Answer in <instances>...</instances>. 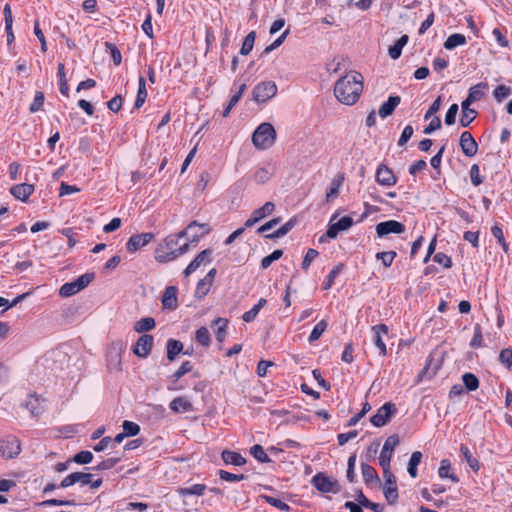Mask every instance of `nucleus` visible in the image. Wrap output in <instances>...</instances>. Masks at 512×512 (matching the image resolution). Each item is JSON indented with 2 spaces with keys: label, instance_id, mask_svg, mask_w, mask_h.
<instances>
[{
  "label": "nucleus",
  "instance_id": "nucleus-43",
  "mask_svg": "<svg viewBox=\"0 0 512 512\" xmlns=\"http://www.w3.org/2000/svg\"><path fill=\"white\" fill-rule=\"evenodd\" d=\"M327 326H328V323L326 322V320H321L319 323H317L315 325V327L313 328V330L308 338V341L310 343L317 341L322 336V334L325 332Z\"/></svg>",
  "mask_w": 512,
  "mask_h": 512
},
{
  "label": "nucleus",
  "instance_id": "nucleus-48",
  "mask_svg": "<svg viewBox=\"0 0 512 512\" xmlns=\"http://www.w3.org/2000/svg\"><path fill=\"white\" fill-rule=\"evenodd\" d=\"M58 76H59V84H60V92L64 96H69V87L66 80L65 72H64V64H58Z\"/></svg>",
  "mask_w": 512,
  "mask_h": 512
},
{
  "label": "nucleus",
  "instance_id": "nucleus-53",
  "mask_svg": "<svg viewBox=\"0 0 512 512\" xmlns=\"http://www.w3.org/2000/svg\"><path fill=\"white\" fill-rule=\"evenodd\" d=\"M212 286L211 282H208L205 279H200L197 283L196 290H195V297L197 298H203L208 294L210 291V288Z\"/></svg>",
  "mask_w": 512,
  "mask_h": 512
},
{
  "label": "nucleus",
  "instance_id": "nucleus-42",
  "mask_svg": "<svg viewBox=\"0 0 512 512\" xmlns=\"http://www.w3.org/2000/svg\"><path fill=\"white\" fill-rule=\"evenodd\" d=\"M205 490H206V486L204 484H194L191 487L180 488L178 490V492L182 496H187V495L201 496L204 494Z\"/></svg>",
  "mask_w": 512,
  "mask_h": 512
},
{
  "label": "nucleus",
  "instance_id": "nucleus-25",
  "mask_svg": "<svg viewBox=\"0 0 512 512\" xmlns=\"http://www.w3.org/2000/svg\"><path fill=\"white\" fill-rule=\"evenodd\" d=\"M227 325L228 319L226 318L219 317L212 321V327L215 329V338L220 343H222L226 337Z\"/></svg>",
  "mask_w": 512,
  "mask_h": 512
},
{
  "label": "nucleus",
  "instance_id": "nucleus-38",
  "mask_svg": "<svg viewBox=\"0 0 512 512\" xmlns=\"http://www.w3.org/2000/svg\"><path fill=\"white\" fill-rule=\"evenodd\" d=\"M344 180V176L343 175H339L337 179H334L327 192H326V200L329 202L331 201L333 198L337 197L338 194H339V189H340V186L342 184Z\"/></svg>",
  "mask_w": 512,
  "mask_h": 512
},
{
  "label": "nucleus",
  "instance_id": "nucleus-14",
  "mask_svg": "<svg viewBox=\"0 0 512 512\" xmlns=\"http://www.w3.org/2000/svg\"><path fill=\"white\" fill-rule=\"evenodd\" d=\"M404 231L405 226L396 220H388L376 225V233L379 237L386 236L390 233L401 234Z\"/></svg>",
  "mask_w": 512,
  "mask_h": 512
},
{
  "label": "nucleus",
  "instance_id": "nucleus-10",
  "mask_svg": "<svg viewBox=\"0 0 512 512\" xmlns=\"http://www.w3.org/2000/svg\"><path fill=\"white\" fill-rule=\"evenodd\" d=\"M154 338L150 334L141 335L133 347V353L140 358H147L153 347Z\"/></svg>",
  "mask_w": 512,
  "mask_h": 512
},
{
  "label": "nucleus",
  "instance_id": "nucleus-62",
  "mask_svg": "<svg viewBox=\"0 0 512 512\" xmlns=\"http://www.w3.org/2000/svg\"><path fill=\"white\" fill-rule=\"evenodd\" d=\"M477 116V111L474 109L462 111L460 124L463 127L469 126Z\"/></svg>",
  "mask_w": 512,
  "mask_h": 512
},
{
  "label": "nucleus",
  "instance_id": "nucleus-27",
  "mask_svg": "<svg viewBox=\"0 0 512 512\" xmlns=\"http://www.w3.org/2000/svg\"><path fill=\"white\" fill-rule=\"evenodd\" d=\"M167 359L169 361H174L176 356L183 352V344L179 340L169 339L167 341Z\"/></svg>",
  "mask_w": 512,
  "mask_h": 512
},
{
  "label": "nucleus",
  "instance_id": "nucleus-26",
  "mask_svg": "<svg viewBox=\"0 0 512 512\" xmlns=\"http://www.w3.org/2000/svg\"><path fill=\"white\" fill-rule=\"evenodd\" d=\"M196 228L202 229V234H208L211 230L209 224L207 223H198L197 221H192L191 223L188 224L186 229L174 235L177 236L179 239L186 236L189 238V233H191L192 230Z\"/></svg>",
  "mask_w": 512,
  "mask_h": 512
},
{
  "label": "nucleus",
  "instance_id": "nucleus-44",
  "mask_svg": "<svg viewBox=\"0 0 512 512\" xmlns=\"http://www.w3.org/2000/svg\"><path fill=\"white\" fill-rule=\"evenodd\" d=\"M462 380L468 391H475L479 387V380L473 373H465Z\"/></svg>",
  "mask_w": 512,
  "mask_h": 512
},
{
  "label": "nucleus",
  "instance_id": "nucleus-52",
  "mask_svg": "<svg viewBox=\"0 0 512 512\" xmlns=\"http://www.w3.org/2000/svg\"><path fill=\"white\" fill-rule=\"evenodd\" d=\"M344 265L342 263L336 265L328 274L326 282L324 283L323 289L328 290L332 287L335 278L339 275V273L343 270Z\"/></svg>",
  "mask_w": 512,
  "mask_h": 512
},
{
  "label": "nucleus",
  "instance_id": "nucleus-60",
  "mask_svg": "<svg viewBox=\"0 0 512 512\" xmlns=\"http://www.w3.org/2000/svg\"><path fill=\"white\" fill-rule=\"evenodd\" d=\"M370 409H371L370 404L368 402H365L363 404L361 411L349 419L347 426H349V427L355 426L360 421V419L363 418L366 415V413L370 411Z\"/></svg>",
  "mask_w": 512,
  "mask_h": 512
},
{
  "label": "nucleus",
  "instance_id": "nucleus-59",
  "mask_svg": "<svg viewBox=\"0 0 512 512\" xmlns=\"http://www.w3.org/2000/svg\"><path fill=\"white\" fill-rule=\"evenodd\" d=\"M262 498L267 503H269L270 505L278 508L281 511H289L290 510L289 505L287 503L283 502L282 500L278 499V498H275V497H272V496H267V495H263Z\"/></svg>",
  "mask_w": 512,
  "mask_h": 512
},
{
  "label": "nucleus",
  "instance_id": "nucleus-34",
  "mask_svg": "<svg viewBox=\"0 0 512 512\" xmlns=\"http://www.w3.org/2000/svg\"><path fill=\"white\" fill-rule=\"evenodd\" d=\"M488 88V83L486 82H480L474 86H472L470 89H469V93H468V97L473 101V102H476V101H480L485 93H484V89H487Z\"/></svg>",
  "mask_w": 512,
  "mask_h": 512
},
{
  "label": "nucleus",
  "instance_id": "nucleus-30",
  "mask_svg": "<svg viewBox=\"0 0 512 512\" xmlns=\"http://www.w3.org/2000/svg\"><path fill=\"white\" fill-rule=\"evenodd\" d=\"M451 463L448 459H443L440 463L438 474L441 478H448L454 483L459 482V478L456 474L450 473Z\"/></svg>",
  "mask_w": 512,
  "mask_h": 512
},
{
  "label": "nucleus",
  "instance_id": "nucleus-12",
  "mask_svg": "<svg viewBox=\"0 0 512 512\" xmlns=\"http://www.w3.org/2000/svg\"><path fill=\"white\" fill-rule=\"evenodd\" d=\"M376 182L381 186H393L397 183V177L393 171L385 164H380L376 170Z\"/></svg>",
  "mask_w": 512,
  "mask_h": 512
},
{
  "label": "nucleus",
  "instance_id": "nucleus-6",
  "mask_svg": "<svg viewBox=\"0 0 512 512\" xmlns=\"http://www.w3.org/2000/svg\"><path fill=\"white\" fill-rule=\"evenodd\" d=\"M21 444L17 437L7 436L0 440V456L4 459H12L20 454Z\"/></svg>",
  "mask_w": 512,
  "mask_h": 512
},
{
  "label": "nucleus",
  "instance_id": "nucleus-7",
  "mask_svg": "<svg viewBox=\"0 0 512 512\" xmlns=\"http://www.w3.org/2000/svg\"><path fill=\"white\" fill-rule=\"evenodd\" d=\"M314 487L323 493H338L340 485L336 480L325 476L323 473H318L312 478Z\"/></svg>",
  "mask_w": 512,
  "mask_h": 512
},
{
  "label": "nucleus",
  "instance_id": "nucleus-19",
  "mask_svg": "<svg viewBox=\"0 0 512 512\" xmlns=\"http://www.w3.org/2000/svg\"><path fill=\"white\" fill-rule=\"evenodd\" d=\"M372 332L374 334V344L380 350V355L385 356L387 354V348L382 339V336L388 334L387 325H385V324L374 325L372 327Z\"/></svg>",
  "mask_w": 512,
  "mask_h": 512
},
{
  "label": "nucleus",
  "instance_id": "nucleus-55",
  "mask_svg": "<svg viewBox=\"0 0 512 512\" xmlns=\"http://www.w3.org/2000/svg\"><path fill=\"white\" fill-rule=\"evenodd\" d=\"M383 493L385 499L389 504H395L398 499V489L397 486H384Z\"/></svg>",
  "mask_w": 512,
  "mask_h": 512
},
{
  "label": "nucleus",
  "instance_id": "nucleus-15",
  "mask_svg": "<svg viewBox=\"0 0 512 512\" xmlns=\"http://www.w3.org/2000/svg\"><path fill=\"white\" fill-rule=\"evenodd\" d=\"M459 145L467 157H473L478 151V144L469 131H464L461 134Z\"/></svg>",
  "mask_w": 512,
  "mask_h": 512
},
{
  "label": "nucleus",
  "instance_id": "nucleus-9",
  "mask_svg": "<svg viewBox=\"0 0 512 512\" xmlns=\"http://www.w3.org/2000/svg\"><path fill=\"white\" fill-rule=\"evenodd\" d=\"M399 442L400 440L397 434H393L386 439L379 456L380 466L390 465L393 451L395 447L399 444Z\"/></svg>",
  "mask_w": 512,
  "mask_h": 512
},
{
  "label": "nucleus",
  "instance_id": "nucleus-49",
  "mask_svg": "<svg viewBox=\"0 0 512 512\" xmlns=\"http://www.w3.org/2000/svg\"><path fill=\"white\" fill-rule=\"evenodd\" d=\"M397 253L395 251H384L376 254V259L381 260L384 267L388 268L392 265Z\"/></svg>",
  "mask_w": 512,
  "mask_h": 512
},
{
  "label": "nucleus",
  "instance_id": "nucleus-58",
  "mask_svg": "<svg viewBox=\"0 0 512 512\" xmlns=\"http://www.w3.org/2000/svg\"><path fill=\"white\" fill-rule=\"evenodd\" d=\"M44 99H45L44 93L41 91H37L35 93L34 100L30 105V108H29L30 112L35 113V112L40 111L43 107Z\"/></svg>",
  "mask_w": 512,
  "mask_h": 512
},
{
  "label": "nucleus",
  "instance_id": "nucleus-8",
  "mask_svg": "<svg viewBox=\"0 0 512 512\" xmlns=\"http://www.w3.org/2000/svg\"><path fill=\"white\" fill-rule=\"evenodd\" d=\"M396 412V407L393 403L387 402L381 406L377 412L370 418V422L375 427H383L388 423L391 415Z\"/></svg>",
  "mask_w": 512,
  "mask_h": 512
},
{
  "label": "nucleus",
  "instance_id": "nucleus-3",
  "mask_svg": "<svg viewBox=\"0 0 512 512\" xmlns=\"http://www.w3.org/2000/svg\"><path fill=\"white\" fill-rule=\"evenodd\" d=\"M275 140L276 131L273 125L268 122L261 123L252 134L254 146L261 150L270 148Z\"/></svg>",
  "mask_w": 512,
  "mask_h": 512
},
{
  "label": "nucleus",
  "instance_id": "nucleus-63",
  "mask_svg": "<svg viewBox=\"0 0 512 512\" xmlns=\"http://www.w3.org/2000/svg\"><path fill=\"white\" fill-rule=\"evenodd\" d=\"M94 273H85L81 276H79L75 282L77 284V287L79 290L85 289L94 279Z\"/></svg>",
  "mask_w": 512,
  "mask_h": 512
},
{
  "label": "nucleus",
  "instance_id": "nucleus-61",
  "mask_svg": "<svg viewBox=\"0 0 512 512\" xmlns=\"http://www.w3.org/2000/svg\"><path fill=\"white\" fill-rule=\"evenodd\" d=\"M105 46L107 50L110 52L111 57L115 65H120L122 62V55L117 46L113 43L106 42Z\"/></svg>",
  "mask_w": 512,
  "mask_h": 512
},
{
  "label": "nucleus",
  "instance_id": "nucleus-31",
  "mask_svg": "<svg viewBox=\"0 0 512 512\" xmlns=\"http://www.w3.org/2000/svg\"><path fill=\"white\" fill-rule=\"evenodd\" d=\"M147 98L146 81L143 76L139 77L137 97L134 103V108L139 109L145 103Z\"/></svg>",
  "mask_w": 512,
  "mask_h": 512
},
{
  "label": "nucleus",
  "instance_id": "nucleus-28",
  "mask_svg": "<svg viewBox=\"0 0 512 512\" xmlns=\"http://www.w3.org/2000/svg\"><path fill=\"white\" fill-rule=\"evenodd\" d=\"M25 407L31 412L33 416H38L44 411V406L40 399L34 395H30L26 402Z\"/></svg>",
  "mask_w": 512,
  "mask_h": 512
},
{
  "label": "nucleus",
  "instance_id": "nucleus-47",
  "mask_svg": "<svg viewBox=\"0 0 512 512\" xmlns=\"http://www.w3.org/2000/svg\"><path fill=\"white\" fill-rule=\"evenodd\" d=\"M78 292H80V290L77 287L75 280L72 282L63 284L59 290V294L61 297H70V296L75 295Z\"/></svg>",
  "mask_w": 512,
  "mask_h": 512
},
{
  "label": "nucleus",
  "instance_id": "nucleus-23",
  "mask_svg": "<svg viewBox=\"0 0 512 512\" xmlns=\"http://www.w3.org/2000/svg\"><path fill=\"white\" fill-rule=\"evenodd\" d=\"M170 409L175 413L190 412L193 410V405L185 397H176L171 401Z\"/></svg>",
  "mask_w": 512,
  "mask_h": 512
},
{
  "label": "nucleus",
  "instance_id": "nucleus-57",
  "mask_svg": "<svg viewBox=\"0 0 512 512\" xmlns=\"http://www.w3.org/2000/svg\"><path fill=\"white\" fill-rule=\"evenodd\" d=\"M193 369V365L190 361H185L181 364V366L172 374V378L175 381H178L181 377H183L185 374L191 372Z\"/></svg>",
  "mask_w": 512,
  "mask_h": 512
},
{
  "label": "nucleus",
  "instance_id": "nucleus-32",
  "mask_svg": "<svg viewBox=\"0 0 512 512\" xmlns=\"http://www.w3.org/2000/svg\"><path fill=\"white\" fill-rule=\"evenodd\" d=\"M155 326H156V322H155L154 318L144 317V318H141L140 320H138L137 322H135L133 328L136 332L143 333V332H147V331L154 329Z\"/></svg>",
  "mask_w": 512,
  "mask_h": 512
},
{
  "label": "nucleus",
  "instance_id": "nucleus-29",
  "mask_svg": "<svg viewBox=\"0 0 512 512\" xmlns=\"http://www.w3.org/2000/svg\"><path fill=\"white\" fill-rule=\"evenodd\" d=\"M361 470L363 480L366 484H370L372 482L378 483L380 481L377 471L369 464L362 463Z\"/></svg>",
  "mask_w": 512,
  "mask_h": 512
},
{
  "label": "nucleus",
  "instance_id": "nucleus-36",
  "mask_svg": "<svg viewBox=\"0 0 512 512\" xmlns=\"http://www.w3.org/2000/svg\"><path fill=\"white\" fill-rule=\"evenodd\" d=\"M266 305V300L264 298H261L259 299L258 303L255 304L250 310L246 311L243 315H242V319L243 321L245 322H251L253 321L259 311Z\"/></svg>",
  "mask_w": 512,
  "mask_h": 512
},
{
  "label": "nucleus",
  "instance_id": "nucleus-17",
  "mask_svg": "<svg viewBox=\"0 0 512 512\" xmlns=\"http://www.w3.org/2000/svg\"><path fill=\"white\" fill-rule=\"evenodd\" d=\"M353 219L350 216H344L340 218L337 222L331 223L326 231V236L329 239H334L337 237L339 232L345 231L349 229L353 225Z\"/></svg>",
  "mask_w": 512,
  "mask_h": 512
},
{
  "label": "nucleus",
  "instance_id": "nucleus-4",
  "mask_svg": "<svg viewBox=\"0 0 512 512\" xmlns=\"http://www.w3.org/2000/svg\"><path fill=\"white\" fill-rule=\"evenodd\" d=\"M126 349L123 341L117 340L111 343L107 356V365L111 371H122V354Z\"/></svg>",
  "mask_w": 512,
  "mask_h": 512
},
{
  "label": "nucleus",
  "instance_id": "nucleus-33",
  "mask_svg": "<svg viewBox=\"0 0 512 512\" xmlns=\"http://www.w3.org/2000/svg\"><path fill=\"white\" fill-rule=\"evenodd\" d=\"M296 219L292 218L289 221H287L284 225H282L279 229L276 231L265 235L268 239H277L285 236L292 228L296 225Z\"/></svg>",
  "mask_w": 512,
  "mask_h": 512
},
{
  "label": "nucleus",
  "instance_id": "nucleus-22",
  "mask_svg": "<svg viewBox=\"0 0 512 512\" xmlns=\"http://www.w3.org/2000/svg\"><path fill=\"white\" fill-rule=\"evenodd\" d=\"M400 102V96H390L388 100L379 107V116L384 119L392 115L396 107L400 104Z\"/></svg>",
  "mask_w": 512,
  "mask_h": 512
},
{
  "label": "nucleus",
  "instance_id": "nucleus-50",
  "mask_svg": "<svg viewBox=\"0 0 512 512\" xmlns=\"http://www.w3.org/2000/svg\"><path fill=\"white\" fill-rule=\"evenodd\" d=\"M38 506L47 507V506H75L76 503L73 500H60V499H47L42 502L37 503Z\"/></svg>",
  "mask_w": 512,
  "mask_h": 512
},
{
  "label": "nucleus",
  "instance_id": "nucleus-13",
  "mask_svg": "<svg viewBox=\"0 0 512 512\" xmlns=\"http://www.w3.org/2000/svg\"><path fill=\"white\" fill-rule=\"evenodd\" d=\"M153 238L154 234L150 232L132 235L126 243V249L134 253L151 242Z\"/></svg>",
  "mask_w": 512,
  "mask_h": 512
},
{
  "label": "nucleus",
  "instance_id": "nucleus-41",
  "mask_svg": "<svg viewBox=\"0 0 512 512\" xmlns=\"http://www.w3.org/2000/svg\"><path fill=\"white\" fill-rule=\"evenodd\" d=\"M273 175V171L268 167H261L256 170L254 174V180L258 184H264L270 180Z\"/></svg>",
  "mask_w": 512,
  "mask_h": 512
},
{
  "label": "nucleus",
  "instance_id": "nucleus-2",
  "mask_svg": "<svg viewBox=\"0 0 512 512\" xmlns=\"http://www.w3.org/2000/svg\"><path fill=\"white\" fill-rule=\"evenodd\" d=\"M179 238L175 235H169L165 238L163 244H159L155 250V259L160 263H167L175 260L180 255L189 251V243L178 246Z\"/></svg>",
  "mask_w": 512,
  "mask_h": 512
},
{
  "label": "nucleus",
  "instance_id": "nucleus-37",
  "mask_svg": "<svg viewBox=\"0 0 512 512\" xmlns=\"http://www.w3.org/2000/svg\"><path fill=\"white\" fill-rule=\"evenodd\" d=\"M421 459L422 453L420 451H415L412 453L407 468V471L412 478L417 477V466L420 464Z\"/></svg>",
  "mask_w": 512,
  "mask_h": 512
},
{
  "label": "nucleus",
  "instance_id": "nucleus-24",
  "mask_svg": "<svg viewBox=\"0 0 512 512\" xmlns=\"http://www.w3.org/2000/svg\"><path fill=\"white\" fill-rule=\"evenodd\" d=\"M222 460L226 465L242 466L246 463V459L235 451L224 450L221 454Z\"/></svg>",
  "mask_w": 512,
  "mask_h": 512
},
{
  "label": "nucleus",
  "instance_id": "nucleus-5",
  "mask_svg": "<svg viewBox=\"0 0 512 512\" xmlns=\"http://www.w3.org/2000/svg\"><path fill=\"white\" fill-rule=\"evenodd\" d=\"M277 93V85L272 81L258 83L252 92L253 100L257 103H264L273 98Z\"/></svg>",
  "mask_w": 512,
  "mask_h": 512
},
{
  "label": "nucleus",
  "instance_id": "nucleus-51",
  "mask_svg": "<svg viewBox=\"0 0 512 512\" xmlns=\"http://www.w3.org/2000/svg\"><path fill=\"white\" fill-rule=\"evenodd\" d=\"M124 435L127 437H133L139 434L140 426L132 421L125 420L122 424Z\"/></svg>",
  "mask_w": 512,
  "mask_h": 512
},
{
  "label": "nucleus",
  "instance_id": "nucleus-46",
  "mask_svg": "<svg viewBox=\"0 0 512 512\" xmlns=\"http://www.w3.org/2000/svg\"><path fill=\"white\" fill-rule=\"evenodd\" d=\"M255 38H256L255 31H251L250 33H248V35L245 37L242 47L240 49V53L242 55H248L252 51Z\"/></svg>",
  "mask_w": 512,
  "mask_h": 512
},
{
  "label": "nucleus",
  "instance_id": "nucleus-21",
  "mask_svg": "<svg viewBox=\"0 0 512 512\" xmlns=\"http://www.w3.org/2000/svg\"><path fill=\"white\" fill-rule=\"evenodd\" d=\"M35 187L33 184L21 183L16 184L10 188V193L18 200L23 202L27 201L30 195L34 192Z\"/></svg>",
  "mask_w": 512,
  "mask_h": 512
},
{
  "label": "nucleus",
  "instance_id": "nucleus-16",
  "mask_svg": "<svg viewBox=\"0 0 512 512\" xmlns=\"http://www.w3.org/2000/svg\"><path fill=\"white\" fill-rule=\"evenodd\" d=\"M211 249H205L201 251L186 267L184 270V276L188 277L192 273H194L201 265L211 262Z\"/></svg>",
  "mask_w": 512,
  "mask_h": 512
},
{
  "label": "nucleus",
  "instance_id": "nucleus-35",
  "mask_svg": "<svg viewBox=\"0 0 512 512\" xmlns=\"http://www.w3.org/2000/svg\"><path fill=\"white\" fill-rule=\"evenodd\" d=\"M464 44H466V37L463 34L455 33L446 39L444 42V47L447 50H452Z\"/></svg>",
  "mask_w": 512,
  "mask_h": 512
},
{
  "label": "nucleus",
  "instance_id": "nucleus-56",
  "mask_svg": "<svg viewBox=\"0 0 512 512\" xmlns=\"http://www.w3.org/2000/svg\"><path fill=\"white\" fill-rule=\"evenodd\" d=\"M511 94V88L506 85H498L494 92V98L498 102H502L504 99H506Z\"/></svg>",
  "mask_w": 512,
  "mask_h": 512
},
{
  "label": "nucleus",
  "instance_id": "nucleus-11",
  "mask_svg": "<svg viewBox=\"0 0 512 512\" xmlns=\"http://www.w3.org/2000/svg\"><path fill=\"white\" fill-rule=\"evenodd\" d=\"M275 210V204L273 202H266L263 206L255 209L251 216L245 221V227H252L262 219L271 215Z\"/></svg>",
  "mask_w": 512,
  "mask_h": 512
},
{
  "label": "nucleus",
  "instance_id": "nucleus-40",
  "mask_svg": "<svg viewBox=\"0 0 512 512\" xmlns=\"http://www.w3.org/2000/svg\"><path fill=\"white\" fill-rule=\"evenodd\" d=\"M250 454L260 463L272 462V460L264 451L263 447L259 444H255L250 448Z\"/></svg>",
  "mask_w": 512,
  "mask_h": 512
},
{
  "label": "nucleus",
  "instance_id": "nucleus-64",
  "mask_svg": "<svg viewBox=\"0 0 512 512\" xmlns=\"http://www.w3.org/2000/svg\"><path fill=\"white\" fill-rule=\"evenodd\" d=\"M499 361L507 368H510L512 366V350L509 348L501 350L499 354Z\"/></svg>",
  "mask_w": 512,
  "mask_h": 512
},
{
  "label": "nucleus",
  "instance_id": "nucleus-18",
  "mask_svg": "<svg viewBox=\"0 0 512 512\" xmlns=\"http://www.w3.org/2000/svg\"><path fill=\"white\" fill-rule=\"evenodd\" d=\"M90 478H92V474L83 473V472H73L67 475L60 483L61 488L70 487L76 483H79L81 486H86L90 483Z\"/></svg>",
  "mask_w": 512,
  "mask_h": 512
},
{
  "label": "nucleus",
  "instance_id": "nucleus-54",
  "mask_svg": "<svg viewBox=\"0 0 512 512\" xmlns=\"http://www.w3.org/2000/svg\"><path fill=\"white\" fill-rule=\"evenodd\" d=\"M283 255V251L280 250V249H276L274 250L270 255L264 257L262 260H261V268L262 269H267L268 267H270V265L274 262V261H277L278 259H280Z\"/></svg>",
  "mask_w": 512,
  "mask_h": 512
},
{
  "label": "nucleus",
  "instance_id": "nucleus-20",
  "mask_svg": "<svg viewBox=\"0 0 512 512\" xmlns=\"http://www.w3.org/2000/svg\"><path fill=\"white\" fill-rule=\"evenodd\" d=\"M178 289L176 286H168L166 287L161 302L165 309L175 310L178 307L177 300Z\"/></svg>",
  "mask_w": 512,
  "mask_h": 512
},
{
  "label": "nucleus",
  "instance_id": "nucleus-39",
  "mask_svg": "<svg viewBox=\"0 0 512 512\" xmlns=\"http://www.w3.org/2000/svg\"><path fill=\"white\" fill-rule=\"evenodd\" d=\"M460 452L463 455V457L465 458L469 467L473 471H478L480 468L479 461L473 457L472 453L470 452V449L466 445H461Z\"/></svg>",
  "mask_w": 512,
  "mask_h": 512
},
{
  "label": "nucleus",
  "instance_id": "nucleus-1",
  "mask_svg": "<svg viewBox=\"0 0 512 512\" xmlns=\"http://www.w3.org/2000/svg\"><path fill=\"white\" fill-rule=\"evenodd\" d=\"M363 90V76L351 72L340 78L334 86L336 98L345 105L355 104Z\"/></svg>",
  "mask_w": 512,
  "mask_h": 512
},
{
  "label": "nucleus",
  "instance_id": "nucleus-45",
  "mask_svg": "<svg viewBox=\"0 0 512 512\" xmlns=\"http://www.w3.org/2000/svg\"><path fill=\"white\" fill-rule=\"evenodd\" d=\"M195 338H196V341L204 347H208L211 343L210 333L206 327H200L196 331Z\"/></svg>",
  "mask_w": 512,
  "mask_h": 512
}]
</instances>
